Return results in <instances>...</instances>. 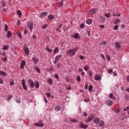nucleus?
<instances>
[{
	"label": "nucleus",
	"mask_w": 129,
	"mask_h": 129,
	"mask_svg": "<svg viewBox=\"0 0 129 129\" xmlns=\"http://www.w3.org/2000/svg\"><path fill=\"white\" fill-rule=\"evenodd\" d=\"M78 49V47H75L74 48L69 49L66 51V54L69 55L70 57H72V56L74 55L75 53H76V51H77Z\"/></svg>",
	"instance_id": "nucleus-1"
},
{
	"label": "nucleus",
	"mask_w": 129,
	"mask_h": 129,
	"mask_svg": "<svg viewBox=\"0 0 129 129\" xmlns=\"http://www.w3.org/2000/svg\"><path fill=\"white\" fill-rule=\"evenodd\" d=\"M28 82L29 85L31 88H33L34 86H35V83H34V81H33L32 79H29L28 80Z\"/></svg>",
	"instance_id": "nucleus-2"
},
{
	"label": "nucleus",
	"mask_w": 129,
	"mask_h": 129,
	"mask_svg": "<svg viewBox=\"0 0 129 129\" xmlns=\"http://www.w3.org/2000/svg\"><path fill=\"white\" fill-rule=\"evenodd\" d=\"M35 125L36 126H39V127H43L44 126V123L42 121H39L38 122H36L34 123Z\"/></svg>",
	"instance_id": "nucleus-3"
},
{
	"label": "nucleus",
	"mask_w": 129,
	"mask_h": 129,
	"mask_svg": "<svg viewBox=\"0 0 129 129\" xmlns=\"http://www.w3.org/2000/svg\"><path fill=\"white\" fill-rule=\"evenodd\" d=\"M27 26H28V28L29 29V30H30L31 31H32V30H33V23L32 22H28Z\"/></svg>",
	"instance_id": "nucleus-4"
},
{
	"label": "nucleus",
	"mask_w": 129,
	"mask_h": 129,
	"mask_svg": "<svg viewBox=\"0 0 129 129\" xmlns=\"http://www.w3.org/2000/svg\"><path fill=\"white\" fill-rule=\"evenodd\" d=\"M115 47L116 48V50H119V49L121 48V44H120V42H116L115 43Z\"/></svg>",
	"instance_id": "nucleus-5"
},
{
	"label": "nucleus",
	"mask_w": 129,
	"mask_h": 129,
	"mask_svg": "<svg viewBox=\"0 0 129 129\" xmlns=\"http://www.w3.org/2000/svg\"><path fill=\"white\" fill-rule=\"evenodd\" d=\"M25 82V80L23 79L22 80V85L23 87V89H24V90H27L28 88L27 87V85H26Z\"/></svg>",
	"instance_id": "nucleus-6"
},
{
	"label": "nucleus",
	"mask_w": 129,
	"mask_h": 129,
	"mask_svg": "<svg viewBox=\"0 0 129 129\" xmlns=\"http://www.w3.org/2000/svg\"><path fill=\"white\" fill-rule=\"evenodd\" d=\"M24 51L27 55H29L30 54V49L27 46H24Z\"/></svg>",
	"instance_id": "nucleus-7"
},
{
	"label": "nucleus",
	"mask_w": 129,
	"mask_h": 129,
	"mask_svg": "<svg viewBox=\"0 0 129 129\" xmlns=\"http://www.w3.org/2000/svg\"><path fill=\"white\" fill-rule=\"evenodd\" d=\"M95 80H96L97 81L101 80V76L100 75V74L96 75L95 76Z\"/></svg>",
	"instance_id": "nucleus-8"
},
{
	"label": "nucleus",
	"mask_w": 129,
	"mask_h": 129,
	"mask_svg": "<svg viewBox=\"0 0 129 129\" xmlns=\"http://www.w3.org/2000/svg\"><path fill=\"white\" fill-rule=\"evenodd\" d=\"M47 13L43 12L40 14L39 17L40 18V19H43V18H45V17H47Z\"/></svg>",
	"instance_id": "nucleus-9"
},
{
	"label": "nucleus",
	"mask_w": 129,
	"mask_h": 129,
	"mask_svg": "<svg viewBox=\"0 0 129 129\" xmlns=\"http://www.w3.org/2000/svg\"><path fill=\"white\" fill-rule=\"evenodd\" d=\"M25 65H26V60H22L20 64L21 69H24Z\"/></svg>",
	"instance_id": "nucleus-10"
},
{
	"label": "nucleus",
	"mask_w": 129,
	"mask_h": 129,
	"mask_svg": "<svg viewBox=\"0 0 129 129\" xmlns=\"http://www.w3.org/2000/svg\"><path fill=\"white\" fill-rule=\"evenodd\" d=\"M63 3H64V1L61 0L60 2L57 3L56 7H57V8H61V7L63 6Z\"/></svg>",
	"instance_id": "nucleus-11"
},
{
	"label": "nucleus",
	"mask_w": 129,
	"mask_h": 129,
	"mask_svg": "<svg viewBox=\"0 0 129 129\" xmlns=\"http://www.w3.org/2000/svg\"><path fill=\"white\" fill-rule=\"evenodd\" d=\"M93 115H91L88 116V119H87L86 120V122L87 123L88 122H90V121H91V120H92V119H93Z\"/></svg>",
	"instance_id": "nucleus-12"
},
{
	"label": "nucleus",
	"mask_w": 129,
	"mask_h": 129,
	"mask_svg": "<svg viewBox=\"0 0 129 129\" xmlns=\"http://www.w3.org/2000/svg\"><path fill=\"white\" fill-rule=\"evenodd\" d=\"M97 11V10L96 9H93L89 11V14H90V15H94L96 14Z\"/></svg>",
	"instance_id": "nucleus-13"
},
{
	"label": "nucleus",
	"mask_w": 129,
	"mask_h": 129,
	"mask_svg": "<svg viewBox=\"0 0 129 129\" xmlns=\"http://www.w3.org/2000/svg\"><path fill=\"white\" fill-rule=\"evenodd\" d=\"M113 102L111 100H107L106 101V105L107 106H111V105L112 104Z\"/></svg>",
	"instance_id": "nucleus-14"
},
{
	"label": "nucleus",
	"mask_w": 129,
	"mask_h": 129,
	"mask_svg": "<svg viewBox=\"0 0 129 129\" xmlns=\"http://www.w3.org/2000/svg\"><path fill=\"white\" fill-rule=\"evenodd\" d=\"M80 127H81V128H87V124H85L84 123H83V122H82L80 124Z\"/></svg>",
	"instance_id": "nucleus-15"
},
{
	"label": "nucleus",
	"mask_w": 129,
	"mask_h": 129,
	"mask_svg": "<svg viewBox=\"0 0 129 129\" xmlns=\"http://www.w3.org/2000/svg\"><path fill=\"white\" fill-rule=\"evenodd\" d=\"M99 120H100V119L99 117H95L94 119H93V121L94 122V123H98L99 122Z\"/></svg>",
	"instance_id": "nucleus-16"
},
{
	"label": "nucleus",
	"mask_w": 129,
	"mask_h": 129,
	"mask_svg": "<svg viewBox=\"0 0 129 129\" xmlns=\"http://www.w3.org/2000/svg\"><path fill=\"white\" fill-rule=\"evenodd\" d=\"M46 82H47V83H49V84L53 85V80H52L51 78L47 79Z\"/></svg>",
	"instance_id": "nucleus-17"
},
{
	"label": "nucleus",
	"mask_w": 129,
	"mask_h": 129,
	"mask_svg": "<svg viewBox=\"0 0 129 129\" xmlns=\"http://www.w3.org/2000/svg\"><path fill=\"white\" fill-rule=\"evenodd\" d=\"M32 60L34 64H37V63H38L39 61V59L36 58L35 57H33Z\"/></svg>",
	"instance_id": "nucleus-18"
},
{
	"label": "nucleus",
	"mask_w": 129,
	"mask_h": 129,
	"mask_svg": "<svg viewBox=\"0 0 129 129\" xmlns=\"http://www.w3.org/2000/svg\"><path fill=\"white\" fill-rule=\"evenodd\" d=\"M61 58H62V55H59L55 57V60H56V61H59Z\"/></svg>",
	"instance_id": "nucleus-19"
},
{
	"label": "nucleus",
	"mask_w": 129,
	"mask_h": 129,
	"mask_svg": "<svg viewBox=\"0 0 129 129\" xmlns=\"http://www.w3.org/2000/svg\"><path fill=\"white\" fill-rule=\"evenodd\" d=\"M73 38L75 39H79L80 37H79V34L78 33H76L74 34Z\"/></svg>",
	"instance_id": "nucleus-20"
},
{
	"label": "nucleus",
	"mask_w": 129,
	"mask_h": 129,
	"mask_svg": "<svg viewBox=\"0 0 129 129\" xmlns=\"http://www.w3.org/2000/svg\"><path fill=\"white\" fill-rule=\"evenodd\" d=\"M0 75L1 76H7V73L4 71H0Z\"/></svg>",
	"instance_id": "nucleus-21"
},
{
	"label": "nucleus",
	"mask_w": 129,
	"mask_h": 129,
	"mask_svg": "<svg viewBox=\"0 0 129 129\" xmlns=\"http://www.w3.org/2000/svg\"><path fill=\"white\" fill-rule=\"evenodd\" d=\"M109 97L111 99H113L114 100H115V97L113 96V94L110 93Z\"/></svg>",
	"instance_id": "nucleus-22"
},
{
	"label": "nucleus",
	"mask_w": 129,
	"mask_h": 129,
	"mask_svg": "<svg viewBox=\"0 0 129 129\" xmlns=\"http://www.w3.org/2000/svg\"><path fill=\"white\" fill-rule=\"evenodd\" d=\"M99 125V126L102 127L104 125V121L101 120V121L100 122Z\"/></svg>",
	"instance_id": "nucleus-23"
},
{
	"label": "nucleus",
	"mask_w": 129,
	"mask_h": 129,
	"mask_svg": "<svg viewBox=\"0 0 129 129\" xmlns=\"http://www.w3.org/2000/svg\"><path fill=\"white\" fill-rule=\"evenodd\" d=\"M12 37V32L11 31H9L7 33V37L11 38Z\"/></svg>",
	"instance_id": "nucleus-24"
},
{
	"label": "nucleus",
	"mask_w": 129,
	"mask_h": 129,
	"mask_svg": "<svg viewBox=\"0 0 129 129\" xmlns=\"http://www.w3.org/2000/svg\"><path fill=\"white\" fill-rule=\"evenodd\" d=\"M86 23L87 24V25H91L92 24V20H91V19H88L87 20Z\"/></svg>",
	"instance_id": "nucleus-25"
},
{
	"label": "nucleus",
	"mask_w": 129,
	"mask_h": 129,
	"mask_svg": "<svg viewBox=\"0 0 129 129\" xmlns=\"http://www.w3.org/2000/svg\"><path fill=\"white\" fill-rule=\"evenodd\" d=\"M17 13L19 18H21V17H22V12H21V11H17Z\"/></svg>",
	"instance_id": "nucleus-26"
},
{
	"label": "nucleus",
	"mask_w": 129,
	"mask_h": 129,
	"mask_svg": "<svg viewBox=\"0 0 129 129\" xmlns=\"http://www.w3.org/2000/svg\"><path fill=\"white\" fill-rule=\"evenodd\" d=\"M35 88H39V86H40V84L39 83V82L36 81L35 82Z\"/></svg>",
	"instance_id": "nucleus-27"
},
{
	"label": "nucleus",
	"mask_w": 129,
	"mask_h": 129,
	"mask_svg": "<svg viewBox=\"0 0 129 129\" xmlns=\"http://www.w3.org/2000/svg\"><path fill=\"white\" fill-rule=\"evenodd\" d=\"M70 120L72 122H77L78 121V120L77 119H73L72 118H70Z\"/></svg>",
	"instance_id": "nucleus-28"
},
{
	"label": "nucleus",
	"mask_w": 129,
	"mask_h": 129,
	"mask_svg": "<svg viewBox=\"0 0 129 129\" xmlns=\"http://www.w3.org/2000/svg\"><path fill=\"white\" fill-rule=\"evenodd\" d=\"M54 18H55V16H53V15H49L48 16V18L49 19V20H54Z\"/></svg>",
	"instance_id": "nucleus-29"
},
{
	"label": "nucleus",
	"mask_w": 129,
	"mask_h": 129,
	"mask_svg": "<svg viewBox=\"0 0 129 129\" xmlns=\"http://www.w3.org/2000/svg\"><path fill=\"white\" fill-rule=\"evenodd\" d=\"M55 111H59L60 110V107L59 106H55L54 107Z\"/></svg>",
	"instance_id": "nucleus-30"
},
{
	"label": "nucleus",
	"mask_w": 129,
	"mask_h": 129,
	"mask_svg": "<svg viewBox=\"0 0 129 129\" xmlns=\"http://www.w3.org/2000/svg\"><path fill=\"white\" fill-rule=\"evenodd\" d=\"M90 69V68L88 66H86V67H84V70H85V71H88Z\"/></svg>",
	"instance_id": "nucleus-31"
},
{
	"label": "nucleus",
	"mask_w": 129,
	"mask_h": 129,
	"mask_svg": "<svg viewBox=\"0 0 129 129\" xmlns=\"http://www.w3.org/2000/svg\"><path fill=\"white\" fill-rule=\"evenodd\" d=\"M1 60L2 61H3V62H6V61H7V60H8V58H7V57H1Z\"/></svg>",
	"instance_id": "nucleus-32"
},
{
	"label": "nucleus",
	"mask_w": 129,
	"mask_h": 129,
	"mask_svg": "<svg viewBox=\"0 0 129 129\" xmlns=\"http://www.w3.org/2000/svg\"><path fill=\"white\" fill-rule=\"evenodd\" d=\"M58 47H55L53 50V54H57V52H58Z\"/></svg>",
	"instance_id": "nucleus-33"
},
{
	"label": "nucleus",
	"mask_w": 129,
	"mask_h": 129,
	"mask_svg": "<svg viewBox=\"0 0 129 129\" xmlns=\"http://www.w3.org/2000/svg\"><path fill=\"white\" fill-rule=\"evenodd\" d=\"M34 70H35L36 71H37L38 73H40V69H39L38 67H35L34 68Z\"/></svg>",
	"instance_id": "nucleus-34"
},
{
	"label": "nucleus",
	"mask_w": 129,
	"mask_h": 129,
	"mask_svg": "<svg viewBox=\"0 0 129 129\" xmlns=\"http://www.w3.org/2000/svg\"><path fill=\"white\" fill-rule=\"evenodd\" d=\"M62 26H63V25H62V24L59 25V26L57 27L55 29L56 31H59V30H60V28L62 27Z\"/></svg>",
	"instance_id": "nucleus-35"
},
{
	"label": "nucleus",
	"mask_w": 129,
	"mask_h": 129,
	"mask_svg": "<svg viewBox=\"0 0 129 129\" xmlns=\"http://www.w3.org/2000/svg\"><path fill=\"white\" fill-rule=\"evenodd\" d=\"M9 48V45H5L3 46V50H8V48Z\"/></svg>",
	"instance_id": "nucleus-36"
},
{
	"label": "nucleus",
	"mask_w": 129,
	"mask_h": 129,
	"mask_svg": "<svg viewBox=\"0 0 129 129\" xmlns=\"http://www.w3.org/2000/svg\"><path fill=\"white\" fill-rule=\"evenodd\" d=\"M120 22V20H118V19H116L115 20V22L114 23V25H116L118 23H119Z\"/></svg>",
	"instance_id": "nucleus-37"
},
{
	"label": "nucleus",
	"mask_w": 129,
	"mask_h": 129,
	"mask_svg": "<svg viewBox=\"0 0 129 129\" xmlns=\"http://www.w3.org/2000/svg\"><path fill=\"white\" fill-rule=\"evenodd\" d=\"M46 51H47V52H49V53H51V52H52L53 50L52 49H50V48L49 47H46L45 48Z\"/></svg>",
	"instance_id": "nucleus-38"
},
{
	"label": "nucleus",
	"mask_w": 129,
	"mask_h": 129,
	"mask_svg": "<svg viewBox=\"0 0 129 129\" xmlns=\"http://www.w3.org/2000/svg\"><path fill=\"white\" fill-rule=\"evenodd\" d=\"M76 79H77V81H78L79 82H80L81 81V78H80V76H78L77 77Z\"/></svg>",
	"instance_id": "nucleus-39"
},
{
	"label": "nucleus",
	"mask_w": 129,
	"mask_h": 129,
	"mask_svg": "<svg viewBox=\"0 0 129 129\" xmlns=\"http://www.w3.org/2000/svg\"><path fill=\"white\" fill-rule=\"evenodd\" d=\"M48 27V24H44L42 27V29L43 30H45V29H47V27Z\"/></svg>",
	"instance_id": "nucleus-40"
},
{
	"label": "nucleus",
	"mask_w": 129,
	"mask_h": 129,
	"mask_svg": "<svg viewBox=\"0 0 129 129\" xmlns=\"http://www.w3.org/2000/svg\"><path fill=\"white\" fill-rule=\"evenodd\" d=\"M93 86L92 85H90L89 87V91H90V92H92V88H93Z\"/></svg>",
	"instance_id": "nucleus-41"
},
{
	"label": "nucleus",
	"mask_w": 129,
	"mask_h": 129,
	"mask_svg": "<svg viewBox=\"0 0 129 129\" xmlns=\"http://www.w3.org/2000/svg\"><path fill=\"white\" fill-rule=\"evenodd\" d=\"M104 16L106 17V18H109V17H110V13H105Z\"/></svg>",
	"instance_id": "nucleus-42"
},
{
	"label": "nucleus",
	"mask_w": 129,
	"mask_h": 129,
	"mask_svg": "<svg viewBox=\"0 0 129 129\" xmlns=\"http://www.w3.org/2000/svg\"><path fill=\"white\" fill-rule=\"evenodd\" d=\"M17 35L20 38H22V34L19 31L17 32Z\"/></svg>",
	"instance_id": "nucleus-43"
},
{
	"label": "nucleus",
	"mask_w": 129,
	"mask_h": 129,
	"mask_svg": "<svg viewBox=\"0 0 129 129\" xmlns=\"http://www.w3.org/2000/svg\"><path fill=\"white\" fill-rule=\"evenodd\" d=\"M119 111H120V109L119 108H117L115 110V112H116V113H119Z\"/></svg>",
	"instance_id": "nucleus-44"
},
{
	"label": "nucleus",
	"mask_w": 129,
	"mask_h": 129,
	"mask_svg": "<svg viewBox=\"0 0 129 129\" xmlns=\"http://www.w3.org/2000/svg\"><path fill=\"white\" fill-rule=\"evenodd\" d=\"M79 58H80V59H81V60H84V59H85L84 56H83V55H80L79 56Z\"/></svg>",
	"instance_id": "nucleus-45"
},
{
	"label": "nucleus",
	"mask_w": 129,
	"mask_h": 129,
	"mask_svg": "<svg viewBox=\"0 0 129 129\" xmlns=\"http://www.w3.org/2000/svg\"><path fill=\"white\" fill-rule=\"evenodd\" d=\"M85 102H89L90 101V99L87 98V99H84Z\"/></svg>",
	"instance_id": "nucleus-46"
},
{
	"label": "nucleus",
	"mask_w": 129,
	"mask_h": 129,
	"mask_svg": "<svg viewBox=\"0 0 129 129\" xmlns=\"http://www.w3.org/2000/svg\"><path fill=\"white\" fill-rule=\"evenodd\" d=\"M5 31L6 32H8V25L5 24Z\"/></svg>",
	"instance_id": "nucleus-47"
},
{
	"label": "nucleus",
	"mask_w": 129,
	"mask_h": 129,
	"mask_svg": "<svg viewBox=\"0 0 129 129\" xmlns=\"http://www.w3.org/2000/svg\"><path fill=\"white\" fill-rule=\"evenodd\" d=\"M54 78H55V79H59V77L58 76V74H54Z\"/></svg>",
	"instance_id": "nucleus-48"
},
{
	"label": "nucleus",
	"mask_w": 129,
	"mask_h": 129,
	"mask_svg": "<svg viewBox=\"0 0 129 129\" xmlns=\"http://www.w3.org/2000/svg\"><path fill=\"white\" fill-rule=\"evenodd\" d=\"M66 89L67 90H71V88L70 87V85H69L66 87Z\"/></svg>",
	"instance_id": "nucleus-49"
},
{
	"label": "nucleus",
	"mask_w": 129,
	"mask_h": 129,
	"mask_svg": "<svg viewBox=\"0 0 129 129\" xmlns=\"http://www.w3.org/2000/svg\"><path fill=\"white\" fill-rule=\"evenodd\" d=\"M106 43H107L106 41H104L101 42V45H106Z\"/></svg>",
	"instance_id": "nucleus-50"
},
{
	"label": "nucleus",
	"mask_w": 129,
	"mask_h": 129,
	"mask_svg": "<svg viewBox=\"0 0 129 129\" xmlns=\"http://www.w3.org/2000/svg\"><path fill=\"white\" fill-rule=\"evenodd\" d=\"M118 29V25H115L113 28V30H117Z\"/></svg>",
	"instance_id": "nucleus-51"
},
{
	"label": "nucleus",
	"mask_w": 129,
	"mask_h": 129,
	"mask_svg": "<svg viewBox=\"0 0 129 129\" xmlns=\"http://www.w3.org/2000/svg\"><path fill=\"white\" fill-rule=\"evenodd\" d=\"M46 96H48V97H51V94L50 93H46Z\"/></svg>",
	"instance_id": "nucleus-52"
},
{
	"label": "nucleus",
	"mask_w": 129,
	"mask_h": 129,
	"mask_svg": "<svg viewBox=\"0 0 129 129\" xmlns=\"http://www.w3.org/2000/svg\"><path fill=\"white\" fill-rule=\"evenodd\" d=\"M14 84H15L14 83V81L10 82V85H11V86H14Z\"/></svg>",
	"instance_id": "nucleus-53"
},
{
	"label": "nucleus",
	"mask_w": 129,
	"mask_h": 129,
	"mask_svg": "<svg viewBox=\"0 0 129 129\" xmlns=\"http://www.w3.org/2000/svg\"><path fill=\"white\" fill-rule=\"evenodd\" d=\"M12 97H13V96H10L9 97H8V101H10V99H12Z\"/></svg>",
	"instance_id": "nucleus-54"
},
{
	"label": "nucleus",
	"mask_w": 129,
	"mask_h": 129,
	"mask_svg": "<svg viewBox=\"0 0 129 129\" xmlns=\"http://www.w3.org/2000/svg\"><path fill=\"white\" fill-rule=\"evenodd\" d=\"M107 71H108V73L110 74V73H111V72H112V69H108L107 70Z\"/></svg>",
	"instance_id": "nucleus-55"
},
{
	"label": "nucleus",
	"mask_w": 129,
	"mask_h": 129,
	"mask_svg": "<svg viewBox=\"0 0 129 129\" xmlns=\"http://www.w3.org/2000/svg\"><path fill=\"white\" fill-rule=\"evenodd\" d=\"M125 98L127 100H129V95H125Z\"/></svg>",
	"instance_id": "nucleus-56"
},
{
	"label": "nucleus",
	"mask_w": 129,
	"mask_h": 129,
	"mask_svg": "<svg viewBox=\"0 0 129 129\" xmlns=\"http://www.w3.org/2000/svg\"><path fill=\"white\" fill-rule=\"evenodd\" d=\"M2 5H3V8H5V7H6V6H7V4L5 2H3Z\"/></svg>",
	"instance_id": "nucleus-57"
},
{
	"label": "nucleus",
	"mask_w": 129,
	"mask_h": 129,
	"mask_svg": "<svg viewBox=\"0 0 129 129\" xmlns=\"http://www.w3.org/2000/svg\"><path fill=\"white\" fill-rule=\"evenodd\" d=\"M17 25V26L21 25V22H20V20H18Z\"/></svg>",
	"instance_id": "nucleus-58"
},
{
	"label": "nucleus",
	"mask_w": 129,
	"mask_h": 129,
	"mask_svg": "<svg viewBox=\"0 0 129 129\" xmlns=\"http://www.w3.org/2000/svg\"><path fill=\"white\" fill-rule=\"evenodd\" d=\"M1 55H2V56H6V52L3 51V52L1 53Z\"/></svg>",
	"instance_id": "nucleus-59"
},
{
	"label": "nucleus",
	"mask_w": 129,
	"mask_h": 129,
	"mask_svg": "<svg viewBox=\"0 0 129 129\" xmlns=\"http://www.w3.org/2000/svg\"><path fill=\"white\" fill-rule=\"evenodd\" d=\"M83 115H84V116H87V113H86V112H84Z\"/></svg>",
	"instance_id": "nucleus-60"
},
{
	"label": "nucleus",
	"mask_w": 129,
	"mask_h": 129,
	"mask_svg": "<svg viewBox=\"0 0 129 129\" xmlns=\"http://www.w3.org/2000/svg\"><path fill=\"white\" fill-rule=\"evenodd\" d=\"M89 75L90 77H92V72L89 73Z\"/></svg>",
	"instance_id": "nucleus-61"
},
{
	"label": "nucleus",
	"mask_w": 129,
	"mask_h": 129,
	"mask_svg": "<svg viewBox=\"0 0 129 129\" xmlns=\"http://www.w3.org/2000/svg\"><path fill=\"white\" fill-rule=\"evenodd\" d=\"M78 71H79V72H80V73H81V72L83 71V70L82 69H79Z\"/></svg>",
	"instance_id": "nucleus-62"
},
{
	"label": "nucleus",
	"mask_w": 129,
	"mask_h": 129,
	"mask_svg": "<svg viewBox=\"0 0 129 129\" xmlns=\"http://www.w3.org/2000/svg\"><path fill=\"white\" fill-rule=\"evenodd\" d=\"M125 91H126L127 92H129V88H127L125 89Z\"/></svg>",
	"instance_id": "nucleus-63"
},
{
	"label": "nucleus",
	"mask_w": 129,
	"mask_h": 129,
	"mask_svg": "<svg viewBox=\"0 0 129 129\" xmlns=\"http://www.w3.org/2000/svg\"><path fill=\"white\" fill-rule=\"evenodd\" d=\"M126 80H127V82H129V75L128 76H127Z\"/></svg>",
	"instance_id": "nucleus-64"
}]
</instances>
